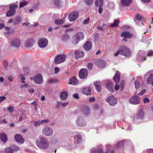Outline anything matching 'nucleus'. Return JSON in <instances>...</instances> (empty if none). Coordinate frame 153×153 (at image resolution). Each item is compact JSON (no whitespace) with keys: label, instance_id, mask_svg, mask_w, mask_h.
I'll return each instance as SVG.
<instances>
[{"label":"nucleus","instance_id":"obj_34","mask_svg":"<svg viewBox=\"0 0 153 153\" xmlns=\"http://www.w3.org/2000/svg\"><path fill=\"white\" fill-rule=\"evenodd\" d=\"M76 38L79 40L83 39L84 38L83 34L82 32L78 33L76 34Z\"/></svg>","mask_w":153,"mask_h":153},{"label":"nucleus","instance_id":"obj_35","mask_svg":"<svg viewBox=\"0 0 153 153\" xmlns=\"http://www.w3.org/2000/svg\"><path fill=\"white\" fill-rule=\"evenodd\" d=\"M22 20V18L20 17L17 16L15 18L13 21V23L15 25L21 22Z\"/></svg>","mask_w":153,"mask_h":153},{"label":"nucleus","instance_id":"obj_2","mask_svg":"<svg viewBox=\"0 0 153 153\" xmlns=\"http://www.w3.org/2000/svg\"><path fill=\"white\" fill-rule=\"evenodd\" d=\"M43 134L45 136H50L53 134V131L51 128L45 127L43 128L42 130Z\"/></svg>","mask_w":153,"mask_h":153},{"label":"nucleus","instance_id":"obj_6","mask_svg":"<svg viewBox=\"0 0 153 153\" xmlns=\"http://www.w3.org/2000/svg\"><path fill=\"white\" fill-rule=\"evenodd\" d=\"M140 98L137 96H134L130 99L129 103L133 105H137L140 102Z\"/></svg>","mask_w":153,"mask_h":153},{"label":"nucleus","instance_id":"obj_64","mask_svg":"<svg viewBox=\"0 0 153 153\" xmlns=\"http://www.w3.org/2000/svg\"><path fill=\"white\" fill-rule=\"evenodd\" d=\"M73 97L76 99H78L79 98L78 95L77 94H74L73 95Z\"/></svg>","mask_w":153,"mask_h":153},{"label":"nucleus","instance_id":"obj_26","mask_svg":"<svg viewBox=\"0 0 153 153\" xmlns=\"http://www.w3.org/2000/svg\"><path fill=\"white\" fill-rule=\"evenodd\" d=\"M120 75L118 71H117L114 77H113V79L116 83H119L120 79Z\"/></svg>","mask_w":153,"mask_h":153},{"label":"nucleus","instance_id":"obj_50","mask_svg":"<svg viewBox=\"0 0 153 153\" xmlns=\"http://www.w3.org/2000/svg\"><path fill=\"white\" fill-rule=\"evenodd\" d=\"M79 41L78 39L76 38L72 41V43L74 45H76L78 43Z\"/></svg>","mask_w":153,"mask_h":153},{"label":"nucleus","instance_id":"obj_11","mask_svg":"<svg viewBox=\"0 0 153 153\" xmlns=\"http://www.w3.org/2000/svg\"><path fill=\"white\" fill-rule=\"evenodd\" d=\"M88 72L87 69L82 68L81 69L79 73V76L81 79H84L86 78L88 76Z\"/></svg>","mask_w":153,"mask_h":153},{"label":"nucleus","instance_id":"obj_14","mask_svg":"<svg viewBox=\"0 0 153 153\" xmlns=\"http://www.w3.org/2000/svg\"><path fill=\"white\" fill-rule=\"evenodd\" d=\"M145 53L143 51H140L137 55V58L138 61L145 60L146 59Z\"/></svg>","mask_w":153,"mask_h":153},{"label":"nucleus","instance_id":"obj_27","mask_svg":"<svg viewBox=\"0 0 153 153\" xmlns=\"http://www.w3.org/2000/svg\"><path fill=\"white\" fill-rule=\"evenodd\" d=\"M34 42L31 39L27 40L25 41V46L27 48H30L32 46Z\"/></svg>","mask_w":153,"mask_h":153},{"label":"nucleus","instance_id":"obj_38","mask_svg":"<svg viewBox=\"0 0 153 153\" xmlns=\"http://www.w3.org/2000/svg\"><path fill=\"white\" fill-rule=\"evenodd\" d=\"M27 4V1L25 0H23L21 1L19 3V7L21 8L22 7Z\"/></svg>","mask_w":153,"mask_h":153},{"label":"nucleus","instance_id":"obj_59","mask_svg":"<svg viewBox=\"0 0 153 153\" xmlns=\"http://www.w3.org/2000/svg\"><path fill=\"white\" fill-rule=\"evenodd\" d=\"M88 67L89 69H91L93 67V64L91 63H88Z\"/></svg>","mask_w":153,"mask_h":153},{"label":"nucleus","instance_id":"obj_41","mask_svg":"<svg viewBox=\"0 0 153 153\" xmlns=\"http://www.w3.org/2000/svg\"><path fill=\"white\" fill-rule=\"evenodd\" d=\"M23 70L24 72L25 75H26L28 74L29 72V68L28 67H25L23 68Z\"/></svg>","mask_w":153,"mask_h":153},{"label":"nucleus","instance_id":"obj_61","mask_svg":"<svg viewBox=\"0 0 153 153\" xmlns=\"http://www.w3.org/2000/svg\"><path fill=\"white\" fill-rule=\"evenodd\" d=\"M153 55V51H149L148 52V56H151Z\"/></svg>","mask_w":153,"mask_h":153},{"label":"nucleus","instance_id":"obj_53","mask_svg":"<svg viewBox=\"0 0 153 153\" xmlns=\"http://www.w3.org/2000/svg\"><path fill=\"white\" fill-rule=\"evenodd\" d=\"M29 87V85L27 83H25L23 85H22L21 86V88L22 89H24V88H27Z\"/></svg>","mask_w":153,"mask_h":153},{"label":"nucleus","instance_id":"obj_44","mask_svg":"<svg viewBox=\"0 0 153 153\" xmlns=\"http://www.w3.org/2000/svg\"><path fill=\"white\" fill-rule=\"evenodd\" d=\"M14 109V108L13 106H10L8 108L7 110L10 113H12L13 112Z\"/></svg>","mask_w":153,"mask_h":153},{"label":"nucleus","instance_id":"obj_60","mask_svg":"<svg viewBox=\"0 0 153 153\" xmlns=\"http://www.w3.org/2000/svg\"><path fill=\"white\" fill-rule=\"evenodd\" d=\"M54 70H55V73L56 74H57L59 70V69L58 67H55L54 68Z\"/></svg>","mask_w":153,"mask_h":153},{"label":"nucleus","instance_id":"obj_25","mask_svg":"<svg viewBox=\"0 0 153 153\" xmlns=\"http://www.w3.org/2000/svg\"><path fill=\"white\" fill-rule=\"evenodd\" d=\"M68 95V93L66 91H63L61 93L60 97L61 100H65L67 98Z\"/></svg>","mask_w":153,"mask_h":153},{"label":"nucleus","instance_id":"obj_49","mask_svg":"<svg viewBox=\"0 0 153 153\" xmlns=\"http://www.w3.org/2000/svg\"><path fill=\"white\" fill-rule=\"evenodd\" d=\"M136 18L137 20L139 21L141 20L143 18L142 16L139 14L137 15Z\"/></svg>","mask_w":153,"mask_h":153},{"label":"nucleus","instance_id":"obj_18","mask_svg":"<svg viewBox=\"0 0 153 153\" xmlns=\"http://www.w3.org/2000/svg\"><path fill=\"white\" fill-rule=\"evenodd\" d=\"M76 123L77 126H82L85 125L83 120L82 117H79L76 121Z\"/></svg>","mask_w":153,"mask_h":153},{"label":"nucleus","instance_id":"obj_36","mask_svg":"<svg viewBox=\"0 0 153 153\" xmlns=\"http://www.w3.org/2000/svg\"><path fill=\"white\" fill-rule=\"evenodd\" d=\"M74 138L76 139L77 140V143H80L82 140V137L80 134H77L74 137Z\"/></svg>","mask_w":153,"mask_h":153},{"label":"nucleus","instance_id":"obj_46","mask_svg":"<svg viewBox=\"0 0 153 153\" xmlns=\"http://www.w3.org/2000/svg\"><path fill=\"white\" fill-rule=\"evenodd\" d=\"M69 38V36L68 34L63 35L62 37V39L64 41H66Z\"/></svg>","mask_w":153,"mask_h":153},{"label":"nucleus","instance_id":"obj_5","mask_svg":"<svg viewBox=\"0 0 153 153\" xmlns=\"http://www.w3.org/2000/svg\"><path fill=\"white\" fill-rule=\"evenodd\" d=\"M121 54L126 57H128L131 55V52L129 49L125 47H123L121 48Z\"/></svg>","mask_w":153,"mask_h":153},{"label":"nucleus","instance_id":"obj_57","mask_svg":"<svg viewBox=\"0 0 153 153\" xmlns=\"http://www.w3.org/2000/svg\"><path fill=\"white\" fill-rule=\"evenodd\" d=\"M146 92V90L143 89L141 91V92L138 94V95L140 96L143 95L144 93Z\"/></svg>","mask_w":153,"mask_h":153},{"label":"nucleus","instance_id":"obj_24","mask_svg":"<svg viewBox=\"0 0 153 153\" xmlns=\"http://www.w3.org/2000/svg\"><path fill=\"white\" fill-rule=\"evenodd\" d=\"M74 54L75 57L76 58L83 57L84 56V53L83 51H75Z\"/></svg>","mask_w":153,"mask_h":153},{"label":"nucleus","instance_id":"obj_47","mask_svg":"<svg viewBox=\"0 0 153 153\" xmlns=\"http://www.w3.org/2000/svg\"><path fill=\"white\" fill-rule=\"evenodd\" d=\"M90 19L89 18H88L83 22V24H87L89 23Z\"/></svg>","mask_w":153,"mask_h":153},{"label":"nucleus","instance_id":"obj_16","mask_svg":"<svg viewBox=\"0 0 153 153\" xmlns=\"http://www.w3.org/2000/svg\"><path fill=\"white\" fill-rule=\"evenodd\" d=\"M15 140L19 143L22 144L24 142L23 137L20 134H17L15 136Z\"/></svg>","mask_w":153,"mask_h":153},{"label":"nucleus","instance_id":"obj_56","mask_svg":"<svg viewBox=\"0 0 153 153\" xmlns=\"http://www.w3.org/2000/svg\"><path fill=\"white\" fill-rule=\"evenodd\" d=\"M121 49L119 50L115 53L114 54V56H117L120 53H121Z\"/></svg>","mask_w":153,"mask_h":153},{"label":"nucleus","instance_id":"obj_45","mask_svg":"<svg viewBox=\"0 0 153 153\" xmlns=\"http://www.w3.org/2000/svg\"><path fill=\"white\" fill-rule=\"evenodd\" d=\"M118 23L119 22L117 20H115L114 23L110 25V27H113L117 26Z\"/></svg>","mask_w":153,"mask_h":153},{"label":"nucleus","instance_id":"obj_22","mask_svg":"<svg viewBox=\"0 0 153 153\" xmlns=\"http://www.w3.org/2000/svg\"><path fill=\"white\" fill-rule=\"evenodd\" d=\"M92 43L91 42H87L83 45L84 49L86 51L89 50L92 48Z\"/></svg>","mask_w":153,"mask_h":153},{"label":"nucleus","instance_id":"obj_10","mask_svg":"<svg viewBox=\"0 0 153 153\" xmlns=\"http://www.w3.org/2000/svg\"><path fill=\"white\" fill-rule=\"evenodd\" d=\"M106 101L110 105L114 106L117 103V99L113 96H110L106 99Z\"/></svg>","mask_w":153,"mask_h":153},{"label":"nucleus","instance_id":"obj_3","mask_svg":"<svg viewBox=\"0 0 153 153\" xmlns=\"http://www.w3.org/2000/svg\"><path fill=\"white\" fill-rule=\"evenodd\" d=\"M66 56L64 54H61L57 56L55 59V63L57 64L64 62L66 60Z\"/></svg>","mask_w":153,"mask_h":153},{"label":"nucleus","instance_id":"obj_12","mask_svg":"<svg viewBox=\"0 0 153 153\" xmlns=\"http://www.w3.org/2000/svg\"><path fill=\"white\" fill-rule=\"evenodd\" d=\"M34 82L36 84H40L43 82L42 76L39 74L36 75L34 77Z\"/></svg>","mask_w":153,"mask_h":153},{"label":"nucleus","instance_id":"obj_4","mask_svg":"<svg viewBox=\"0 0 153 153\" xmlns=\"http://www.w3.org/2000/svg\"><path fill=\"white\" fill-rule=\"evenodd\" d=\"M18 7L17 5H13L10 7V10L7 12L6 16H12L16 12L15 9Z\"/></svg>","mask_w":153,"mask_h":153},{"label":"nucleus","instance_id":"obj_28","mask_svg":"<svg viewBox=\"0 0 153 153\" xmlns=\"http://www.w3.org/2000/svg\"><path fill=\"white\" fill-rule=\"evenodd\" d=\"M121 36L130 38L132 37V35L129 32L124 31L121 33Z\"/></svg>","mask_w":153,"mask_h":153},{"label":"nucleus","instance_id":"obj_9","mask_svg":"<svg viewBox=\"0 0 153 153\" xmlns=\"http://www.w3.org/2000/svg\"><path fill=\"white\" fill-rule=\"evenodd\" d=\"M48 42V41L47 39L45 38H42L39 40L38 45L40 48H44L47 46Z\"/></svg>","mask_w":153,"mask_h":153},{"label":"nucleus","instance_id":"obj_19","mask_svg":"<svg viewBox=\"0 0 153 153\" xmlns=\"http://www.w3.org/2000/svg\"><path fill=\"white\" fill-rule=\"evenodd\" d=\"M69 83L73 85H76L79 83L78 81L75 77H72L69 80Z\"/></svg>","mask_w":153,"mask_h":153},{"label":"nucleus","instance_id":"obj_8","mask_svg":"<svg viewBox=\"0 0 153 153\" xmlns=\"http://www.w3.org/2000/svg\"><path fill=\"white\" fill-rule=\"evenodd\" d=\"M102 146L101 145L98 146L97 147H94L90 150L91 153H103L102 149Z\"/></svg>","mask_w":153,"mask_h":153},{"label":"nucleus","instance_id":"obj_1","mask_svg":"<svg viewBox=\"0 0 153 153\" xmlns=\"http://www.w3.org/2000/svg\"><path fill=\"white\" fill-rule=\"evenodd\" d=\"M36 146L39 148L44 149L48 148L49 146V142L47 139L44 137H39L36 142Z\"/></svg>","mask_w":153,"mask_h":153},{"label":"nucleus","instance_id":"obj_58","mask_svg":"<svg viewBox=\"0 0 153 153\" xmlns=\"http://www.w3.org/2000/svg\"><path fill=\"white\" fill-rule=\"evenodd\" d=\"M143 101L144 103H149L150 102V100L147 98H145L143 99Z\"/></svg>","mask_w":153,"mask_h":153},{"label":"nucleus","instance_id":"obj_54","mask_svg":"<svg viewBox=\"0 0 153 153\" xmlns=\"http://www.w3.org/2000/svg\"><path fill=\"white\" fill-rule=\"evenodd\" d=\"M88 5L91 4L93 2V0H86L85 1Z\"/></svg>","mask_w":153,"mask_h":153},{"label":"nucleus","instance_id":"obj_43","mask_svg":"<svg viewBox=\"0 0 153 153\" xmlns=\"http://www.w3.org/2000/svg\"><path fill=\"white\" fill-rule=\"evenodd\" d=\"M34 124L36 127H37L41 125L42 124L41 120H39L38 121H34Z\"/></svg>","mask_w":153,"mask_h":153},{"label":"nucleus","instance_id":"obj_20","mask_svg":"<svg viewBox=\"0 0 153 153\" xmlns=\"http://www.w3.org/2000/svg\"><path fill=\"white\" fill-rule=\"evenodd\" d=\"M121 5L122 6H129L132 1V0H120Z\"/></svg>","mask_w":153,"mask_h":153},{"label":"nucleus","instance_id":"obj_62","mask_svg":"<svg viewBox=\"0 0 153 153\" xmlns=\"http://www.w3.org/2000/svg\"><path fill=\"white\" fill-rule=\"evenodd\" d=\"M6 99V97L5 96H1L0 97V102L3 101L4 100Z\"/></svg>","mask_w":153,"mask_h":153},{"label":"nucleus","instance_id":"obj_48","mask_svg":"<svg viewBox=\"0 0 153 153\" xmlns=\"http://www.w3.org/2000/svg\"><path fill=\"white\" fill-rule=\"evenodd\" d=\"M41 123L42 125L45 124L49 122V120L48 119H45L41 120Z\"/></svg>","mask_w":153,"mask_h":153},{"label":"nucleus","instance_id":"obj_32","mask_svg":"<svg viewBox=\"0 0 153 153\" xmlns=\"http://www.w3.org/2000/svg\"><path fill=\"white\" fill-rule=\"evenodd\" d=\"M123 145V143L121 142H120L119 143H118L116 146L114 147V148L113 149L111 150V151H110L109 152V153H115V150L117 148H118L120 145Z\"/></svg>","mask_w":153,"mask_h":153},{"label":"nucleus","instance_id":"obj_40","mask_svg":"<svg viewBox=\"0 0 153 153\" xmlns=\"http://www.w3.org/2000/svg\"><path fill=\"white\" fill-rule=\"evenodd\" d=\"M134 85L135 86V89L136 90H138L139 89L140 85L139 81L138 80H136L135 82Z\"/></svg>","mask_w":153,"mask_h":153},{"label":"nucleus","instance_id":"obj_21","mask_svg":"<svg viewBox=\"0 0 153 153\" xmlns=\"http://www.w3.org/2000/svg\"><path fill=\"white\" fill-rule=\"evenodd\" d=\"M82 91L84 94L89 95L91 94V88L90 87L84 88L82 89Z\"/></svg>","mask_w":153,"mask_h":153},{"label":"nucleus","instance_id":"obj_31","mask_svg":"<svg viewBox=\"0 0 153 153\" xmlns=\"http://www.w3.org/2000/svg\"><path fill=\"white\" fill-rule=\"evenodd\" d=\"M103 0H97L95 2V5L99 7H102L103 6Z\"/></svg>","mask_w":153,"mask_h":153},{"label":"nucleus","instance_id":"obj_7","mask_svg":"<svg viewBox=\"0 0 153 153\" xmlns=\"http://www.w3.org/2000/svg\"><path fill=\"white\" fill-rule=\"evenodd\" d=\"M79 12L77 11H75L70 13L68 16V19L70 21H74L79 16Z\"/></svg>","mask_w":153,"mask_h":153},{"label":"nucleus","instance_id":"obj_37","mask_svg":"<svg viewBox=\"0 0 153 153\" xmlns=\"http://www.w3.org/2000/svg\"><path fill=\"white\" fill-rule=\"evenodd\" d=\"M105 146V153H109V152L112 148L111 146L108 144H106Z\"/></svg>","mask_w":153,"mask_h":153},{"label":"nucleus","instance_id":"obj_29","mask_svg":"<svg viewBox=\"0 0 153 153\" xmlns=\"http://www.w3.org/2000/svg\"><path fill=\"white\" fill-rule=\"evenodd\" d=\"M0 139L4 143L7 142V139L5 133H1L0 134Z\"/></svg>","mask_w":153,"mask_h":153},{"label":"nucleus","instance_id":"obj_15","mask_svg":"<svg viewBox=\"0 0 153 153\" xmlns=\"http://www.w3.org/2000/svg\"><path fill=\"white\" fill-rule=\"evenodd\" d=\"M10 45L11 47L18 48L20 45V40L17 39H14L11 42Z\"/></svg>","mask_w":153,"mask_h":153},{"label":"nucleus","instance_id":"obj_23","mask_svg":"<svg viewBox=\"0 0 153 153\" xmlns=\"http://www.w3.org/2000/svg\"><path fill=\"white\" fill-rule=\"evenodd\" d=\"M144 113L143 110H140L135 116V117L137 119H141L144 117Z\"/></svg>","mask_w":153,"mask_h":153},{"label":"nucleus","instance_id":"obj_30","mask_svg":"<svg viewBox=\"0 0 153 153\" xmlns=\"http://www.w3.org/2000/svg\"><path fill=\"white\" fill-rule=\"evenodd\" d=\"M147 83L148 84H152L153 86V74H151L147 78Z\"/></svg>","mask_w":153,"mask_h":153},{"label":"nucleus","instance_id":"obj_63","mask_svg":"<svg viewBox=\"0 0 153 153\" xmlns=\"http://www.w3.org/2000/svg\"><path fill=\"white\" fill-rule=\"evenodd\" d=\"M58 142V140L56 139H53L52 140V143L53 144H56Z\"/></svg>","mask_w":153,"mask_h":153},{"label":"nucleus","instance_id":"obj_33","mask_svg":"<svg viewBox=\"0 0 153 153\" xmlns=\"http://www.w3.org/2000/svg\"><path fill=\"white\" fill-rule=\"evenodd\" d=\"M95 86L96 89L97 90V91L100 92L101 91V85L100 82H95L94 84Z\"/></svg>","mask_w":153,"mask_h":153},{"label":"nucleus","instance_id":"obj_51","mask_svg":"<svg viewBox=\"0 0 153 153\" xmlns=\"http://www.w3.org/2000/svg\"><path fill=\"white\" fill-rule=\"evenodd\" d=\"M13 149L14 151L16 152L18 151H19L20 149L19 147H18V146H14L13 147Z\"/></svg>","mask_w":153,"mask_h":153},{"label":"nucleus","instance_id":"obj_17","mask_svg":"<svg viewBox=\"0 0 153 153\" xmlns=\"http://www.w3.org/2000/svg\"><path fill=\"white\" fill-rule=\"evenodd\" d=\"M106 86L108 91L112 93L114 92L113 85L111 82L109 81H107Z\"/></svg>","mask_w":153,"mask_h":153},{"label":"nucleus","instance_id":"obj_55","mask_svg":"<svg viewBox=\"0 0 153 153\" xmlns=\"http://www.w3.org/2000/svg\"><path fill=\"white\" fill-rule=\"evenodd\" d=\"M84 112L86 115H87L89 114L90 111L89 108L88 107H87L85 110H84Z\"/></svg>","mask_w":153,"mask_h":153},{"label":"nucleus","instance_id":"obj_39","mask_svg":"<svg viewBox=\"0 0 153 153\" xmlns=\"http://www.w3.org/2000/svg\"><path fill=\"white\" fill-rule=\"evenodd\" d=\"M6 153H13V150L10 147H7L5 149Z\"/></svg>","mask_w":153,"mask_h":153},{"label":"nucleus","instance_id":"obj_42","mask_svg":"<svg viewBox=\"0 0 153 153\" xmlns=\"http://www.w3.org/2000/svg\"><path fill=\"white\" fill-rule=\"evenodd\" d=\"M63 20L62 19H57L55 21L54 23L57 25H60L63 24Z\"/></svg>","mask_w":153,"mask_h":153},{"label":"nucleus","instance_id":"obj_13","mask_svg":"<svg viewBox=\"0 0 153 153\" xmlns=\"http://www.w3.org/2000/svg\"><path fill=\"white\" fill-rule=\"evenodd\" d=\"M96 64L99 68H102L105 67L106 62L104 60L98 59L96 61Z\"/></svg>","mask_w":153,"mask_h":153},{"label":"nucleus","instance_id":"obj_52","mask_svg":"<svg viewBox=\"0 0 153 153\" xmlns=\"http://www.w3.org/2000/svg\"><path fill=\"white\" fill-rule=\"evenodd\" d=\"M120 87L121 88V90H122L123 88L124 85L125 84V82L123 80H122L120 82Z\"/></svg>","mask_w":153,"mask_h":153}]
</instances>
